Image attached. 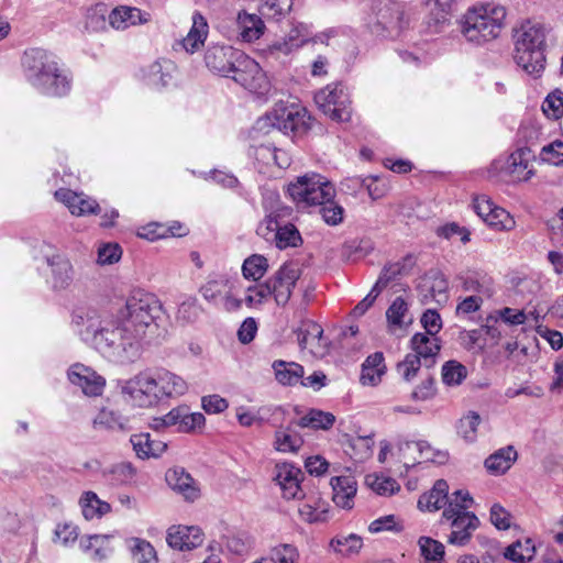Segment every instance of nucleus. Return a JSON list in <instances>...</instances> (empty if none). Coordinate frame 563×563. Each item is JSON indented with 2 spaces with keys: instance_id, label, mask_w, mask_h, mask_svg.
<instances>
[{
  "instance_id": "obj_37",
  "label": "nucleus",
  "mask_w": 563,
  "mask_h": 563,
  "mask_svg": "<svg viewBox=\"0 0 563 563\" xmlns=\"http://www.w3.org/2000/svg\"><path fill=\"white\" fill-rule=\"evenodd\" d=\"M276 247L285 250L287 247H298L302 244V238L298 229L289 222L283 219V222L277 230V234L274 239Z\"/></svg>"
},
{
  "instance_id": "obj_51",
  "label": "nucleus",
  "mask_w": 563,
  "mask_h": 563,
  "mask_svg": "<svg viewBox=\"0 0 563 563\" xmlns=\"http://www.w3.org/2000/svg\"><path fill=\"white\" fill-rule=\"evenodd\" d=\"M299 553L292 544H279L271 550L269 560L273 563H298Z\"/></svg>"
},
{
  "instance_id": "obj_20",
  "label": "nucleus",
  "mask_w": 563,
  "mask_h": 563,
  "mask_svg": "<svg viewBox=\"0 0 563 563\" xmlns=\"http://www.w3.org/2000/svg\"><path fill=\"white\" fill-rule=\"evenodd\" d=\"M448 288L446 278L439 271L428 273L418 285V290L423 296V300L432 299L438 303L446 302Z\"/></svg>"
},
{
  "instance_id": "obj_64",
  "label": "nucleus",
  "mask_w": 563,
  "mask_h": 563,
  "mask_svg": "<svg viewBox=\"0 0 563 563\" xmlns=\"http://www.w3.org/2000/svg\"><path fill=\"white\" fill-rule=\"evenodd\" d=\"M335 550L341 552L344 555H351L357 553L362 548V539L355 534H351L343 540H336Z\"/></svg>"
},
{
  "instance_id": "obj_54",
  "label": "nucleus",
  "mask_w": 563,
  "mask_h": 563,
  "mask_svg": "<svg viewBox=\"0 0 563 563\" xmlns=\"http://www.w3.org/2000/svg\"><path fill=\"white\" fill-rule=\"evenodd\" d=\"M178 432H191L201 428L205 424L206 418L200 412H189L188 407H185L183 418H180Z\"/></svg>"
},
{
  "instance_id": "obj_53",
  "label": "nucleus",
  "mask_w": 563,
  "mask_h": 563,
  "mask_svg": "<svg viewBox=\"0 0 563 563\" xmlns=\"http://www.w3.org/2000/svg\"><path fill=\"white\" fill-rule=\"evenodd\" d=\"M402 267L404 266L400 263H391L385 265L379 274L377 282L373 286V291H375L376 295H379L391 280L401 274Z\"/></svg>"
},
{
  "instance_id": "obj_30",
  "label": "nucleus",
  "mask_w": 563,
  "mask_h": 563,
  "mask_svg": "<svg viewBox=\"0 0 563 563\" xmlns=\"http://www.w3.org/2000/svg\"><path fill=\"white\" fill-rule=\"evenodd\" d=\"M79 505L81 507L82 515L87 520L101 518L111 511L110 504L101 500L98 495L91 490L85 492L81 495Z\"/></svg>"
},
{
  "instance_id": "obj_52",
  "label": "nucleus",
  "mask_w": 563,
  "mask_h": 563,
  "mask_svg": "<svg viewBox=\"0 0 563 563\" xmlns=\"http://www.w3.org/2000/svg\"><path fill=\"white\" fill-rule=\"evenodd\" d=\"M533 157V154L529 147L518 148L510 155V165L514 167V172L518 170H527V175L523 179H529L532 175V170L529 169L530 159Z\"/></svg>"
},
{
  "instance_id": "obj_17",
  "label": "nucleus",
  "mask_w": 563,
  "mask_h": 563,
  "mask_svg": "<svg viewBox=\"0 0 563 563\" xmlns=\"http://www.w3.org/2000/svg\"><path fill=\"white\" fill-rule=\"evenodd\" d=\"M302 473L300 468L289 463L277 464L275 467V481L280 486L283 496L287 499H296L302 497L300 487V477Z\"/></svg>"
},
{
  "instance_id": "obj_32",
  "label": "nucleus",
  "mask_w": 563,
  "mask_h": 563,
  "mask_svg": "<svg viewBox=\"0 0 563 563\" xmlns=\"http://www.w3.org/2000/svg\"><path fill=\"white\" fill-rule=\"evenodd\" d=\"M208 34V24L203 15L195 12L192 15V26L183 40V45L187 52L194 53L200 45L203 44Z\"/></svg>"
},
{
  "instance_id": "obj_7",
  "label": "nucleus",
  "mask_w": 563,
  "mask_h": 563,
  "mask_svg": "<svg viewBox=\"0 0 563 563\" xmlns=\"http://www.w3.org/2000/svg\"><path fill=\"white\" fill-rule=\"evenodd\" d=\"M411 347L413 353L407 354L397 366L398 373L407 382L417 375L422 365L432 367L441 349L437 338L431 339L424 333H416L411 338Z\"/></svg>"
},
{
  "instance_id": "obj_39",
  "label": "nucleus",
  "mask_w": 563,
  "mask_h": 563,
  "mask_svg": "<svg viewBox=\"0 0 563 563\" xmlns=\"http://www.w3.org/2000/svg\"><path fill=\"white\" fill-rule=\"evenodd\" d=\"M534 544L531 539H526L525 542L516 541L505 549L504 558L516 563H525L530 561L534 555Z\"/></svg>"
},
{
  "instance_id": "obj_41",
  "label": "nucleus",
  "mask_w": 563,
  "mask_h": 563,
  "mask_svg": "<svg viewBox=\"0 0 563 563\" xmlns=\"http://www.w3.org/2000/svg\"><path fill=\"white\" fill-rule=\"evenodd\" d=\"M442 380L448 386H459L467 376L466 367L454 360L448 361L442 366Z\"/></svg>"
},
{
  "instance_id": "obj_18",
  "label": "nucleus",
  "mask_w": 563,
  "mask_h": 563,
  "mask_svg": "<svg viewBox=\"0 0 563 563\" xmlns=\"http://www.w3.org/2000/svg\"><path fill=\"white\" fill-rule=\"evenodd\" d=\"M298 344L302 350L308 349L313 355L325 353L328 341L323 336V329L314 321L302 322L297 332Z\"/></svg>"
},
{
  "instance_id": "obj_59",
  "label": "nucleus",
  "mask_w": 563,
  "mask_h": 563,
  "mask_svg": "<svg viewBox=\"0 0 563 563\" xmlns=\"http://www.w3.org/2000/svg\"><path fill=\"white\" fill-rule=\"evenodd\" d=\"M292 7V0H266L262 5V13L269 16H279L288 12Z\"/></svg>"
},
{
  "instance_id": "obj_38",
  "label": "nucleus",
  "mask_w": 563,
  "mask_h": 563,
  "mask_svg": "<svg viewBox=\"0 0 563 563\" xmlns=\"http://www.w3.org/2000/svg\"><path fill=\"white\" fill-rule=\"evenodd\" d=\"M308 42L309 40L301 33V29L296 26L290 30L285 38L276 41L271 48L273 52L288 55Z\"/></svg>"
},
{
  "instance_id": "obj_49",
  "label": "nucleus",
  "mask_w": 563,
  "mask_h": 563,
  "mask_svg": "<svg viewBox=\"0 0 563 563\" xmlns=\"http://www.w3.org/2000/svg\"><path fill=\"white\" fill-rule=\"evenodd\" d=\"M543 112L553 119H560L563 115V91L555 89L544 99L542 103Z\"/></svg>"
},
{
  "instance_id": "obj_23",
  "label": "nucleus",
  "mask_w": 563,
  "mask_h": 563,
  "mask_svg": "<svg viewBox=\"0 0 563 563\" xmlns=\"http://www.w3.org/2000/svg\"><path fill=\"white\" fill-rule=\"evenodd\" d=\"M333 501L338 507L351 509L357 490V483L352 476H338L331 479Z\"/></svg>"
},
{
  "instance_id": "obj_36",
  "label": "nucleus",
  "mask_w": 563,
  "mask_h": 563,
  "mask_svg": "<svg viewBox=\"0 0 563 563\" xmlns=\"http://www.w3.org/2000/svg\"><path fill=\"white\" fill-rule=\"evenodd\" d=\"M156 384L158 386L161 399L163 397L183 395L187 389L186 382L181 377L170 372L162 373L156 379Z\"/></svg>"
},
{
  "instance_id": "obj_31",
  "label": "nucleus",
  "mask_w": 563,
  "mask_h": 563,
  "mask_svg": "<svg viewBox=\"0 0 563 563\" xmlns=\"http://www.w3.org/2000/svg\"><path fill=\"white\" fill-rule=\"evenodd\" d=\"M303 444L301 435L295 432L290 426L278 428L274 435V448L283 453H297Z\"/></svg>"
},
{
  "instance_id": "obj_9",
  "label": "nucleus",
  "mask_w": 563,
  "mask_h": 563,
  "mask_svg": "<svg viewBox=\"0 0 563 563\" xmlns=\"http://www.w3.org/2000/svg\"><path fill=\"white\" fill-rule=\"evenodd\" d=\"M261 122L264 125L268 122L285 134H292L294 136H300L311 128V117L308 111L296 104L276 106L264 120L258 121V123Z\"/></svg>"
},
{
  "instance_id": "obj_13",
  "label": "nucleus",
  "mask_w": 563,
  "mask_h": 563,
  "mask_svg": "<svg viewBox=\"0 0 563 563\" xmlns=\"http://www.w3.org/2000/svg\"><path fill=\"white\" fill-rule=\"evenodd\" d=\"M229 77L250 91H257L266 85V78L260 65L244 53L239 57Z\"/></svg>"
},
{
  "instance_id": "obj_57",
  "label": "nucleus",
  "mask_w": 563,
  "mask_h": 563,
  "mask_svg": "<svg viewBox=\"0 0 563 563\" xmlns=\"http://www.w3.org/2000/svg\"><path fill=\"white\" fill-rule=\"evenodd\" d=\"M541 158L553 165L563 164V143L555 141L542 148Z\"/></svg>"
},
{
  "instance_id": "obj_15",
  "label": "nucleus",
  "mask_w": 563,
  "mask_h": 563,
  "mask_svg": "<svg viewBox=\"0 0 563 563\" xmlns=\"http://www.w3.org/2000/svg\"><path fill=\"white\" fill-rule=\"evenodd\" d=\"M68 378L71 384L80 387L87 396L101 395L106 384L102 376L82 364H74L68 371Z\"/></svg>"
},
{
  "instance_id": "obj_16",
  "label": "nucleus",
  "mask_w": 563,
  "mask_h": 563,
  "mask_svg": "<svg viewBox=\"0 0 563 563\" xmlns=\"http://www.w3.org/2000/svg\"><path fill=\"white\" fill-rule=\"evenodd\" d=\"M166 541L172 549L190 551L202 544L203 533L195 526H172L167 530Z\"/></svg>"
},
{
  "instance_id": "obj_14",
  "label": "nucleus",
  "mask_w": 563,
  "mask_h": 563,
  "mask_svg": "<svg viewBox=\"0 0 563 563\" xmlns=\"http://www.w3.org/2000/svg\"><path fill=\"white\" fill-rule=\"evenodd\" d=\"M241 54L232 46H212L205 53V63L210 70L229 77Z\"/></svg>"
},
{
  "instance_id": "obj_11",
  "label": "nucleus",
  "mask_w": 563,
  "mask_h": 563,
  "mask_svg": "<svg viewBox=\"0 0 563 563\" xmlns=\"http://www.w3.org/2000/svg\"><path fill=\"white\" fill-rule=\"evenodd\" d=\"M121 394L126 402L140 408L152 407L161 399L156 378L143 372L122 382Z\"/></svg>"
},
{
  "instance_id": "obj_21",
  "label": "nucleus",
  "mask_w": 563,
  "mask_h": 563,
  "mask_svg": "<svg viewBox=\"0 0 563 563\" xmlns=\"http://www.w3.org/2000/svg\"><path fill=\"white\" fill-rule=\"evenodd\" d=\"M168 486L183 495L186 500L194 501L200 495V488L196 481L184 468L175 467L168 470L165 475Z\"/></svg>"
},
{
  "instance_id": "obj_22",
  "label": "nucleus",
  "mask_w": 563,
  "mask_h": 563,
  "mask_svg": "<svg viewBox=\"0 0 563 563\" xmlns=\"http://www.w3.org/2000/svg\"><path fill=\"white\" fill-rule=\"evenodd\" d=\"M176 70L174 62L167 58H159L143 69V79L147 85L155 88H164L173 79Z\"/></svg>"
},
{
  "instance_id": "obj_45",
  "label": "nucleus",
  "mask_w": 563,
  "mask_h": 563,
  "mask_svg": "<svg viewBox=\"0 0 563 563\" xmlns=\"http://www.w3.org/2000/svg\"><path fill=\"white\" fill-rule=\"evenodd\" d=\"M421 555L427 561L442 563L444 556V545L430 537H420L418 540Z\"/></svg>"
},
{
  "instance_id": "obj_40",
  "label": "nucleus",
  "mask_w": 563,
  "mask_h": 563,
  "mask_svg": "<svg viewBox=\"0 0 563 563\" xmlns=\"http://www.w3.org/2000/svg\"><path fill=\"white\" fill-rule=\"evenodd\" d=\"M408 314V303L402 297H397L386 311V319L390 327L402 328L404 325L410 324L412 319L409 318L406 321Z\"/></svg>"
},
{
  "instance_id": "obj_6",
  "label": "nucleus",
  "mask_w": 563,
  "mask_h": 563,
  "mask_svg": "<svg viewBox=\"0 0 563 563\" xmlns=\"http://www.w3.org/2000/svg\"><path fill=\"white\" fill-rule=\"evenodd\" d=\"M162 312V303L155 295L135 289L128 297L124 308L119 311V317L143 339Z\"/></svg>"
},
{
  "instance_id": "obj_4",
  "label": "nucleus",
  "mask_w": 563,
  "mask_h": 563,
  "mask_svg": "<svg viewBox=\"0 0 563 563\" xmlns=\"http://www.w3.org/2000/svg\"><path fill=\"white\" fill-rule=\"evenodd\" d=\"M515 60L527 74L539 77L545 68L547 29L526 21L515 34Z\"/></svg>"
},
{
  "instance_id": "obj_33",
  "label": "nucleus",
  "mask_w": 563,
  "mask_h": 563,
  "mask_svg": "<svg viewBox=\"0 0 563 563\" xmlns=\"http://www.w3.org/2000/svg\"><path fill=\"white\" fill-rule=\"evenodd\" d=\"M238 25L242 38L246 42H253L264 33V22L256 14L240 12L238 15Z\"/></svg>"
},
{
  "instance_id": "obj_2",
  "label": "nucleus",
  "mask_w": 563,
  "mask_h": 563,
  "mask_svg": "<svg viewBox=\"0 0 563 563\" xmlns=\"http://www.w3.org/2000/svg\"><path fill=\"white\" fill-rule=\"evenodd\" d=\"M288 195L297 208L319 207V212L329 225H338L343 221L344 209L335 202V188L319 174H307L288 185Z\"/></svg>"
},
{
  "instance_id": "obj_63",
  "label": "nucleus",
  "mask_w": 563,
  "mask_h": 563,
  "mask_svg": "<svg viewBox=\"0 0 563 563\" xmlns=\"http://www.w3.org/2000/svg\"><path fill=\"white\" fill-rule=\"evenodd\" d=\"M121 247L118 244H107L98 251V263L101 265L117 263L121 258Z\"/></svg>"
},
{
  "instance_id": "obj_1",
  "label": "nucleus",
  "mask_w": 563,
  "mask_h": 563,
  "mask_svg": "<svg viewBox=\"0 0 563 563\" xmlns=\"http://www.w3.org/2000/svg\"><path fill=\"white\" fill-rule=\"evenodd\" d=\"M73 323L84 341L114 362L133 361L139 355L142 338L119 316L118 320L102 321L96 310L78 309Z\"/></svg>"
},
{
  "instance_id": "obj_27",
  "label": "nucleus",
  "mask_w": 563,
  "mask_h": 563,
  "mask_svg": "<svg viewBox=\"0 0 563 563\" xmlns=\"http://www.w3.org/2000/svg\"><path fill=\"white\" fill-rule=\"evenodd\" d=\"M130 441L140 459L158 457L167 449L165 442L152 439L150 433L133 434Z\"/></svg>"
},
{
  "instance_id": "obj_34",
  "label": "nucleus",
  "mask_w": 563,
  "mask_h": 563,
  "mask_svg": "<svg viewBox=\"0 0 563 563\" xmlns=\"http://www.w3.org/2000/svg\"><path fill=\"white\" fill-rule=\"evenodd\" d=\"M129 418L119 411L103 408L93 419V427L96 429H104L111 431H123L128 428Z\"/></svg>"
},
{
  "instance_id": "obj_5",
  "label": "nucleus",
  "mask_w": 563,
  "mask_h": 563,
  "mask_svg": "<svg viewBox=\"0 0 563 563\" xmlns=\"http://www.w3.org/2000/svg\"><path fill=\"white\" fill-rule=\"evenodd\" d=\"M506 10L495 4L475 5L462 20V32L471 42L482 43L496 38L504 26Z\"/></svg>"
},
{
  "instance_id": "obj_61",
  "label": "nucleus",
  "mask_w": 563,
  "mask_h": 563,
  "mask_svg": "<svg viewBox=\"0 0 563 563\" xmlns=\"http://www.w3.org/2000/svg\"><path fill=\"white\" fill-rule=\"evenodd\" d=\"M300 517L310 523L323 522L328 519V509H319L309 504H303L298 509Z\"/></svg>"
},
{
  "instance_id": "obj_58",
  "label": "nucleus",
  "mask_w": 563,
  "mask_h": 563,
  "mask_svg": "<svg viewBox=\"0 0 563 563\" xmlns=\"http://www.w3.org/2000/svg\"><path fill=\"white\" fill-rule=\"evenodd\" d=\"M225 548L233 554L242 555L251 549V540L242 534L229 536L227 537Z\"/></svg>"
},
{
  "instance_id": "obj_43",
  "label": "nucleus",
  "mask_w": 563,
  "mask_h": 563,
  "mask_svg": "<svg viewBox=\"0 0 563 563\" xmlns=\"http://www.w3.org/2000/svg\"><path fill=\"white\" fill-rule=\"evenodd\" d=\"M481 423V416L475 411H468L457 424V433L466 441L474 442L477 435V428Z\"/></svg>"
},
{
  "instance_id": "obj_46",
  "label": "nucleus",
  "mask_w": 563,
  "mask_h": 563,
  "mask_svg": "<svg viewBox=\"0 0 563 563\" xmlns=\"http://www.w3.org/2000/svg\"><path fill=\"white\" fill-rule=\"evenodd\" d=\"M132 541L134 544L131 550L136 563H157L156 551L150 542L139 538Z\"/></svg>"
},
{
  "instance_id": "obj_62",
  "label": "nucleus",
  "mask_w": 563,
  "mask_h": 563,
  "mask_svg": "<svg viewBox=\"0 0 563 563\" xmlns=\"http://www.w3.org/2000/svg\"><path fill=\"white\" fill-rule=\"evenodd\" d=\"M422 327L427 331V335H435L442 328L441 317L437 310L428 309L421 317Z\"/></svg>"
},
{
  "instance_id": "obj_29",
  "label": "nucleus",
  "mask_w": 563,
  "mask_h": 563,
  "mask_svg": "<svg viewBox=\"0 0 563 563\" xmlns=\"http://www.w3.org/2000/svg\"><path fill=\"white\" fill-rule=\"evenodd\" d=\"M276 380L285 386L296 385L305 374L303 367L295 362L277 360L272 365Z\"/></svg>"
},
{
  "instance_id": "obj_55",
  "label": "nucleus",
  "mask_w": 563,
  "mask_h": 563,
  "mask_svg": "<svg viewBox=\"0 0 563 563\" xmlns=\"http://www.w3.org/2000/svg\"><path fill=\"white\" fill-rule=\"evenodd\" d=\"M368 530L372 533H378L382 531H400L402 530V526L394 515H388L374 520L369 525Z\"/></svg>"
},
{
  "instance_id": "obj_19",
  "label": "nucleus",
  "mask_w": 563,
  "mask_h": 563,
  "mask_svg": "<svg viewBox=\"0 0 563 563\" xmlns=\"http://www.w3.org/2000/svg\"><path fill=\"white\" fill-rule=\"evenodd\" d=\"M55 198L63 202L74 216L98 213L100 208L96 200L84 197L70 189L60 188L55 191Z\"/></svg>"
},
{
  "instance_id": "obj_56",
  "label": "nucleus",
  "mask_w": 563,
  "mask_h": 563,
  "mask_svg": "<svg viewBox=\"0 0 563 563\" xmlns=\"http://www.w3.org/2000/svg\"><path fill=\"white\" fill-rule=\"evenodd\" d=\"M490 522L498 530H507L511 525V516L503 506L494 504L490 508Z\"/></svg>"
},
{
  "instance_id": "obj_60",
  "label": "nucleus",
  "mask_w": 563,
  "mask_h": 563,
  "mask_svg": "<svg viewBox=\"0 0 563 563\" xmlns=\"http://www.w3.org/2000/svg\"><path fill=\"white\" fill-rule=\"evenodd\" d=\"M271 296V288L267 283H263L253 287H249L247 295L245 296V302L247 306L253 307L260 305Z\"/></svg>"
},
{
  "instance_id": "obj_10",
  "label": "nucleus",
  "mask_w": 563,
  "mask_h": 563,
  "mask_svg": "<svg viewBox=\"0 0 563 563\" xmlns=\"http://www.w3.org/2000/svg\"><path fill=\"white\" fill-rule=\"evenodd\" d=\"M468 505L459 503L450 504L442 514V517L450 521L451 533L448 537V543L463 547L468 543L473 532L478 528V518L470 511H466Z\"/></svg>"
},
{
  "instance_id": "obj_42",
  "label": "nucleus",
  "mask_w": 563,
  "mask_h": 563,
  "mask_svg": "<svg viewBox=\"0 0 563 563\" xmlns=\"http://www.w3.org/2000/svg\"><path fill=\"white\" fill-rule=\"evenodd\" d=\"M283 222L282 210L271 212L263 221L260 222L256 229L257 235L268 242H274L277 230Z\"/></svg>"
},
{
  "instance_id": "obj_48",
  "label": "nucleus",
  "mask_w": 563,
  "mask_h": 563,
  "mask_svg": "<svg viewBox=\"0 0 563 563\" xmlns=\"http://www.w3.org/2000/svg\"><path fill=\"white\" fill-rule=\"evenodd\" d=\"M366 484L379 495H393L400 489V486L394 478L377 475H367Z\"/></svg>"
},
{
  "instance_id": "obj_25",
  "label": "nucleus",
  "mask_w": 563,
  "mask_h": 563,
  "mask_svg": "<svg viewBox=\"0 0 563 563\" xmlns=\"http://www.w3.org/2000/svg\"><path fill=\"white\" fill-rule=\"evenodd\" d=\"M449 485L444 479H438L433 487L421 495L418 500V507L421 510L437 511L448 505Z\"/></svg>"
},
{
  "instance_id": "obj_28",
  "label": "nucleus",
  "mask_w": 563,
  "mask_h": 563,
  "mask_svg": "<svg viewBox=\"0 0 563 563\" xmlns=\"http://www.w3.org/2000/svg\"><path fill=\"white\" fill-rule=\"evenodd\" d=\"M517 451L512 445L501 448L485 460V467L492 475L505 474L517 460Z\"/></svg>"
},
{
  "instance_id": "obj_12",
  "label": "nucleus",
  "mask_w": 563,
  "mask_h": 563,
  "mask_svg": "<svg viewBox=\"0 0 563 563\" xmlns=\"http://www.w3.org/2000/svg\"><path fill=\"white\" fill-rule=\"evenodd\" d=\"M301 269L297 263L287 262L283 264L275 275L266 280L277 305H286L290 299L292 288L299 279Z\"/></svg>"
},
{
  "instance_id": "obj_47",
  "label": "nucleus",
  "mask_w": 563,
  "mask_h": 563,
  "mask_svg": "<svg viewBox=\"0 0 563 563\" xmlns=\"http://www.w3.org/2000/svg\"><path fill=\"white\" fill-rule=\"evenodd\" d=\"M280 155H285V152L269 145H260L254 150V156L257 161L265 165L275 164L280 168H285L289 165V162L287 159L280 162Z\"/></svg>"
},
{
  "instance_id": "obj_8",
  "label": "nucleus",
  "mask_w": 563,
  "mask_h": 563,
  "mask_svg": "<svg viewBox=\"0 0 563 563\" xmlns=\"http://www.w3.org/2000/svg\"><path fill=\"white\" fill-rule=\"evenodd\" d=\"M318 108L331 120L347 122L352 117L351 99L342 84H330L314 93Z\"/></svg>"
},
{
  "instance_id": "obj_24",
  "label": "nucleus",
  "mask_w": 563,
  "mask_h": 563,
  "mask_svg": "<svg viewBox=\"0 0 563 563\" xmlns=\"http://www.w3.org/2000/svg\"><path fill=\"white\" fill-rule=\"evenodd\" d=\"M47 264L52 269V287L54 290L67 289L74 279L73 265L67 258L59 255L47 258Z\"/></svg>"
},
{
  "instance_id": "obj_35",
  "label": "nucleus",
  "mask_w": 563,
  "mask_h": 563,
  "mask_svg": "<svg viewBox=\"0 0 563 563\" xmlns=\"http://www.w3.org/2000/svg\"><path fill=\"white\" fill-rule=\"evenodd\" d=\"M335 422V417L331 412L319 409H310L301 417L297 426L300 428H310L313 430H329Z\"/></svg>"
},
{
  "instance_id": "obj_3",
  "label": "nucleus",
  "mask_w": 563,
  "mask_h": 563,
  "mask_svg": "<svg viewBox=\"0 0 563 563\" xmlns=\"http://www.w3.org/2000/svg\"><path fill=\"white\" fill-rule=\"evenodd\" d=\"M22 66L26 80L46 96L62 97L70 90V78L56 56L43 48L25 51Z\"/></svg>"
},
{
  "instance_id": "obj_26",
  "label": "nucleus",
  "mask_w": 563,
  "mask_h": 563,
  "mask_svg": "<svg viewBox=\"0 0 563 563\" xmlns=\"http://www.w3.org/2000/svg\"><path fill=\"white\" fill-rule=\"evenodd\" d=\"M386 373L384 354L375 352L366 357L362 364L360 382L362 385L376 386Z\"/></svg>"
},
{
  "instance_id": "obj_44",
  "label": "nucleus",
  "mask_w": 563,
  "mask_h": 563,
  "mask_svg": "<svg viewBox=\"0 0 563 563\" xmlns=\"http://www.w3.org/2000/svg\"><path fill=\"white\" fill-rule=\"evenodd\" d=\"M267 268V258L263 255L254 254L244 261L242 272L245 278L258 280L265 275Z\"/></svg>"
},
{
  "instance_id": "obj_50",
  "label": "nucleus",
  "mask_w": 563,
  "mask_h": 563,
  "mask_svg": "<svg viewBox=\"0 0 563 563\" xmlns=\"http://www.w3.org/2000/svg\"><path fill=\"white\" fill-rule=\"evenodd\" d=\"M485 223L496 230H510L515 220L505 209L496 206L489 217L485 218Z\"/></svg>"
}]
</instances>
